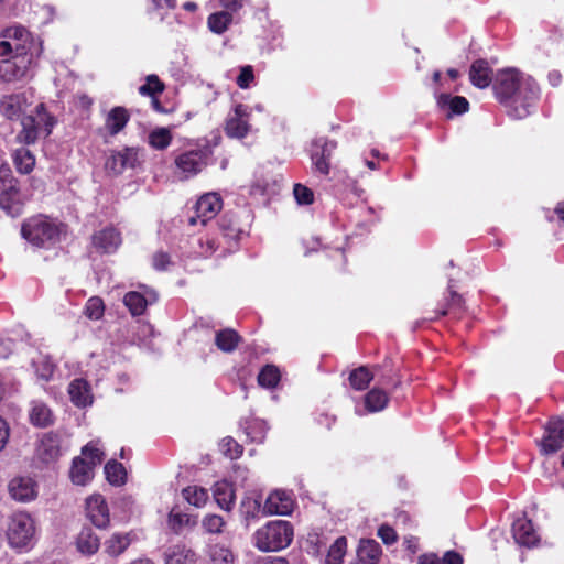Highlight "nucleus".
<instances>
[{
  "label": "nucleus",
  "mask_w": 564,
  "mask_h": 564,
  "mask_svg": "<svg viewBox=\"0 0 564 564\" xmlns=\"http://www.w3.org/2000/svg\"><path fill=\"white\" fill-rule=\"evenodd\" d=\"M346 547H347L346 538L345 536L338 538L329 547V551H328L329 561L334 564H338L343 560V557L346 553Z\"/></svg>",
  "instance_id": "obj_49"
},
{
  "label": "nucleus",
  "mask_w": 564,
  "mask_h": 564,
  "mask_svg": "<svg viewBox=\"0 0 564 564\" xmlns=\"http://www.w3.org/2000/svg\"><path fill=\"white\" fill-rule=\"evenodd\" d=\"M12 351L11 341L0 340V358H7Z\"/></svg>",
  "instance_id": "obj_64"
},
{
  "label": "nucleus",
  "mask_w": 564,
  "mask_h": 564,
  "mask_svg": "<svg viewBox=\"0 0 564 564\" xmlns=\"http://www.w3.org/2000/svg\"><path fill=\"white\" fill-rule=\"evenodd\" d=\"M30 421L33 425L45 427L53 423V413L50 408L41 401H33L30 409Z\"/></svg>",
  "instance_id": "obj_32"
},
{
  "label": "nucleus",
  "mask_w": 564,
  "mask_h": 564,
  "mask_svg": "<svg viewBox=\"0 0 564 564\" xmlns=\"http://www.w3.org/2000/svg\"><path fill=\"white\" fill-rule=\"evenodd\" d=\"M378 536L388 545L393 544L397 541V533L394 529L387 524H382L378 529Z\"/></svg>",
  "instance_id": "obj_54"
},
{
  "label": "nucleus",
  "mask_w": 564,
  "mask_h": 564,
  "mask_svg": "<svg viewBox=\"0 0 564 564\" xmlns=\"http://www.w3.org/2000/svg\"><path fill=\"white\" fill-rule=\"evenodd\" d=\"M9 437V427L3 419L0 417V451L7 444Z\"/></svg>",
  "instance_id": "obj_60"
},
{
  "label": "nucleus",
  "mask_w": 564,
  "mask_h": 564,
  "mask_svg": "<svg viewBox=\"0 0 564 564\" xmlns=\"http://www.w3.org/2000/svg\"><path fill=\"white\" fill-rule=\"evenodd\" d=\"M13 162L17 170L23 174L30 173L35 165V159L33 154L25 148L15 150L13 154Z\"/></svg>",
  "instance_id": "obj_38"
},
{
  "label": "nucleus",
  "mask_w": 564,
  "mask_h": 564,
  "mask_svg": "<svg viewBox=\"0 0 564 564\" xmlns=\"http://www.w3.org/2000/svg\"><path fill=\"white\" fill-rule=\"evenodd\" d=\"M86 512L91 523L99 528L105 529L109 524V509L106 500L100 495H94L86 500Z\"/></svg>",
  "instance_id": "obj_17"
},
{
  "label": "nucleus",
  "mask_w": 564,
  "mask_h": 564,
  "mask_svg": "<svg viewBox=\"0 0 564 564\" xmlns=\"http://www.w3.org/2000/svg\"><path fill=\"white\" fill-rule=\"evenodd\" d=\"M522 85V90L501 102L508 116L513 119H523L529 116L539 98L536 83H523Z\"/></svg>",
  "instance_id": "obj_5"
},
{
  "label": "nucleus",
  "mask_w": 564,
  "mask_h": 564,
  "mask_svg": "<svg viewBox=\"0 0 564 564\" xmlns=\"http://www.w3.org/2000/svg\"><path fill=\"white\" fill-rule=\"evenodd\" d=\"M172 141V133L167 128H156L149 134V144L156 150L166 149Z\"/></svg>",
  "instance_id": "obj_43"
},
{
  "label": "nucleus",
  "mask_w": 564,
  "mask_h": 564,
  "mask_svg": "<svg viewBox=\"0 0 564 564\" xmlns=\"http://www.w3.org/2000/svg\"><path fill=\"white\" fill-rule=\"evenodd\" d=\"M21 232L32 245L47 247L59 240L62 226L45 216H36L23 224Z\"/></svg>",
  "instance_id": "obj_3"
},
{
  "label": "nucleus",
  "mask_w": 564,
  "mask_h": 564,
  "mask_svg": "<svg viewBox=\"0 0 564 564\" xmlns=\"http://www.w3.org/2000/svg\"><path fill=\"white\" fill-rule=\"evenodd\" d=\"M175 165L184 177H191L199 173L206 165V156L202 151L193 150L176 156Z\"/></svg>",
  "instance_id": "obj_16"
},
{
  "label": "nucleus",
  "mask_w": 564,
  "mask_h": 564,
  "mask_svg": "<svg viewBox=\"0 0 564 564\" xmlns=\"http://www.w3.org/2000/svg\"><path fill=\"white\" fill-rule=\"evenodd\" d=\"M388 400V395L383 390L373 388L366 394L365 405L369 412H378L386 408Z\"/></svg>",
  "instance_id": "obj_37"
},
{
  "label": "nucleus",
  "mask_w": 564,
  "mask_h": 564,
  "mask_svg": "<svg viewBox=\"0 0 564 564\" xmlns=\"http://www.w3.org/2000/svg\"><path fill=\"white\" fill-rule=\"evenodd\" d=\"M253 80V70L251 66H243L240 69V74L237 77V85L240 88H248L250 83Z\"/></svg>",
  "instance_id": "obj_55"
},
{
  "label": "nucleus",
  "mask_w": 564,
  "mask_h": 564,
  "mask_svg": "<svg viewBox=\"0 0 564 564\" xmlns=\"http://www.w3.org/2000/svg\"><path fill=\"white\" fill-rule=\"evenodd\" d=\"M120 245L121 236L112 227H107L93 236V246L105 253L115 252Z\"/></svg>",
  "instance_id": "obj_20"
},
{
  "label": "nucleus",
  "mask_w": 564,
  "mask_h": 564,
  "mask_svg": "<svg viewBox=\"0 0 564 564\" xmlns=\"http://www.w3.org/2000/svg\"><path fill=\"white\" fill-rule=\"evenodd\" d=\"M133 539L132 532H116L105 541V552L109 556L117 557L129 547Z\"/></svg>",
  "instance_id": "obj_24"
},
{
  "label": "nucleus",
  "mask_w": 564,
  "mask_h": 564,
  "mask_svg": "<svg viewBox=\"0 0 564 564\" xmlns=\"http://www.w3.org/2000/svg\"><path fill=\"white\" fill-rule=\"evenodd\" d=\"M523 83H535V80L513 68L498 72L494 80L496 98L500 104L503 102L517 91L522 90Z\"/></svg>",
  "instance_id": "obj_6"
},
{
  "label": "nucleus",
  "mask_w": 564,
  "mask_h": 564,
  "mask_svg": "<svg viewBox=\"0 0 564 564\" xmlns=\"http://www.w3.org/2000/svg\"><path fill=\"white\" fill-rule=\"evenodd\" d=\"M239 340L240 336L234 329L227 328L216 334L215 344L221 351L231 352Z\"/></svg>",
  "instance_id": "obj_34"
},
{
  "label": "nucleus",
  "mask_w": 564,
  "mask_h": 564,
  "mask_svg": "<svg viewBox=\"0 0 564 564\" xmlns=\"http://www.w3.org/2000/svg\"><path fill=\"white\" fill-rule=\"evenodd\" d=\"M189 518L187 514L184 513H170L169 522L173 530H178L184 524L188 523Z\"/></svg>",
  "instance_id": "obj_57"
},
{
  "label": "nucleus",
  "mask_w": 564,
  "mask_h": 564,
  "mask_svg": "<svg viewBox=\"0 0 564 564\" xmlns=\"http://www.w3.org/2000/svg\"><path fill=\"white\" fill-rule=\"evenodd\" d=\"M84 457H76L70 468V479L75 485L85 486L93 478V469L101 463L104 453L98 443H89L83 449Z\"/></svg>",
  "instance_id": "obj_4"
},
{
  "label": "nucleus",
  "mask_w": 564,
  "mask_h": 564,
  "mask_svg": "<svg viewBox=\"0 0 564 564\" xmlns=\"http://www.w3.org/2000/svg\"><path fill=\"white\" fill-rule=\"evenodd\" d=\"M437 105L442 109H448L451 115H462L468 111L469 102L465 97L451 96L449 94H442L437 98Z\"/></svg>",
  "instance_id": "obj_31"
},
{
  "label": "nucleus",
  "mask_w": 564,
  "mask_h": 564,
  "mask_svg": "<svg viewBox=\"0 0 564 564\" xmlns=\"http://www.w3.org/2000/svg\"><path fill=\"white\" fill-rule=\"evenodd\" d=\"M240 513L246 520L247 525L250 520H254L262 513L261 500L258 497L247 496L241 500Z\"/></svg>",
  "instance_id": "obj_35"
},
{
  "label": "nucleus",
  "mask_w": 564,
  "mask_h": 564,
  "mask_svg": "<svg viewBox=\"0 0 564 564\" xmlns=\"http://www.w3.org/2000/svg\"><path fill=\"white\" fill-rule=\"evenodd\" d=\"M34 521L24 512L14 513L9 522L7 536L12 547H26L34 536Z\"/></svg>",
  "instance_id": "obj_7"
},
{
  "label": "nucleus",
  "mask_w": 564,
  "mask_h": 564,
  "mask_svg": "<svg viewBox=\"0 0 564 564\" xmlns=\"http://www.w3.org/2000/svg\"><path fill=\"white\" fill-rule=\"evenodd\" d=\"M182 494L188 503L197 508L203 507L208 500V492L202 487L188 486L187 488L183 489Z\"/></svg>",
  "instance_id": "obj_42"
},
{
  "label": "nucleus",
  "mask_w": 564,
  "mask_h": 564,
  "mask_svg": "<svg viewBox=\"0 0 564 564\" xmlns=\"http://www.w3.org/2000/svg\"><path fill=\"white\" fill-rule=\"evenodd\" d=\"M564 446V420L556 419L549 422L545 435L540 441L543 454H553Z\"/></svg>",
  "instance_id": "obj_12"
},
{
  "label": "nucleus",
  "mask_w": 564,
  "mask_h": 564,
  "mask_svg": "<svg viewBox=\"0 0 564 564\" xmlns=\"http://www.w3.org/2000/svg\"><path fill=\"white\" fill-rule=\"evenodd\" d=\"M170 263V256L165 252H156L153 256V265L158 270H165Z\"/></svg>",
  "instance_id": "obj_58"
},
{
  "label": "nucleus",
  "mask_w": 564,
  "mask_h": 564,
  "mask_svg": "<svg viewBox=\"0 0 564 564\" xmlns=\"http://www.w3.org/2000/svg\"><path fill=\"white\" fill-rule=\"evenodd\" d=\"M293 535L289 521L274 520L259 528L252 535V542L261 552H278L291 544Z\"/></svg>",
  "instance_id": "obj_1"
},
{
  "label": "nucleus",
  "mask_w": 564,
  "mask_h": 564,
  "mask_svg": "<svg viewBox=\"0 0 564 564\" xmlns=\"http://www.w3.org/2000/svg\"><path fill=\"white\" fill-rule=\"evenodd\" d=\"M360 561L368 564H376L381 556V547L375 540H361L358 547Z\"/></svg>",
  "instance_id": "obj_33"
},
{
  "label": "nucleus",
  "mask_w": 564,
  "mask_h": 564,
  "mask_svg": "<svg viewBox=\"0 0 564 564\" xmlns=\"http://www.w3.org/2000/svg\"><path fill=\"white\" fill-rule=\"evenodd\" d=\"M107 480L111 485L120 486L126 481V470L122 464L117 460H109L105 466Z\"/></svg>",
  "instance_id": "obj_41"
},
{
  "label": "nucleus",
  "mask_w": 564,
  "mask_h": 564,
  "mask_svg": "<svg viewBox=\"0 0 564 564\" xmlns=\"http://www.w3.org/2000/svg\"><path fill=\"white\" fill-rule=\"evenodd\" d=\"M280 380V371L275 366H265L258 376V382L264 388H274Z\"/></svg>",
  "instance_id": "obj_46"
},
{
  "label": "nucleus",
  "mask_w": 564,
  "mask_h": 564,
  "mask_svg": "<svg viewBox=\"0 0 564 564\" xmlns=\"http://www.w3.org/2000/svg\"><path fill=\"white\" fill-rule=\"evenodd\" d=\"M232 22V15L228 11H219L208 17V28L216 34H223Z\"/></svg>",
  "instance_id": "obj_39"
},
{
  "label": "nucleus",
  "mask_w": 564,
  "mask_h": 564,
  "mask_svg": "<svg viewBox=\"0 0 564 564\" xmlns=\"http://www.w3.org/2000/svg\"><path fill=\"white\" fill-rule=\"evenodd\" d=\"M443 564H463V557L454 551H447L442 560Z\"/></svg>",
  "instance_id": "obj_59"
},
{
  "label": "nucleus",
  "mask_w": 564,
  "mask_h": 564,
  "mask_svg": "<svg viewBox=\"0 0 564 564\" xmlns=\"http://www.w3.org/2000/svg\"><path fill=\"white\" fill-rule=\"evenodd\" d=\"M68 393L72 402L77 406H86L91 403L88 383L83 379L73 380L68 387Z\"/></svg>",
  "instance_id": "obj_29"
},
{
  "label": "nucleus",
  "mask_w": 564,
  "mask_h": 564,
  "mask_svg": "<svg viewBox=\"0 0 564 564\" xmlns=\"http://www.w3.org/2000/svg\"><path fill=\"white\" fill-rule=\"evenodd\" d=\"M469 78L473 85L478 88L482 89L488 87L492 82L491 69L488 62L485 59L475 61L470 66Z\"/></svg>",
  "instance_id": "obj_23"
},
{
  "label": "nucleus",
  "mask_w": 564,
  "mask_h": 564,
  "mask_svg": "<svg viewBox=\"0 0 564 564\" xmlns=\"http://www.w3.org/2000/svg\"><path fill=\"white\" fill-rule=\"evenodd\" d=\"M34 121L39 127L40 133L44 135H48L52 132V129L56 122L55 118L46 112L43 104L36 106Z\"/></svg>",
  "instance_id": "obj_40"
},
{
  "label": "nucleus",
  "mask_w": 564,
  "mask_h": 564,
  "mask_svg": "<svg viewBox=\"0 0 564 564\" xmlns=\"http://www.w3.org/2000/svg\"><path fill=\"white\" fill-rule=\"evenodd\" d=\"M512 533L516 542L521 546L532 547L540 541L532 521L525 517L519 518L513 522Z\"/></svg>",
  "instance_id": "obj_19"
},
{
  "label": "nucleus",
  "mask_w": 564,
  "mask_h": 564,
  "mask_svg": "<svg viewBox=\"0 0 564 564\" xmlns=\"http://www.w3.org/2000/svg\"><path fill=\"white\" fill-rule=\"evenodd\" d=\"M85 315L93 321H98L104 316L105 303L99 296H91L85 305Z\"/></svg>",
  "instance_id": "obj_47"
},
{
  "label": "nucleus",
  "mask_w": 564,
  "mask_h": 564,
  "mask_svg": "<svg viewBox=\"0 0 564 564\" xmlns=\"http://www.w3.org/2000/svg\"><path fill=\"white\" fill-rule=\"evenodd\" d=\"M212 564H234L235 556L232 552L224 545H213L209 550Z\"/></svg>",
  "instance_id": "obj_45"
},
{
  "label": "nucleus",
  "mask_w": 564,
  "mask_h": 564,
  "mask_svg": "<svg viewBox=\"0 0 564 564\" xmlns=\"http://www.w3.org/2000/svg\"><path fill=\"white\" fill-rule=\"evenodd\" d=\"M61 437L57 433L48 432L43 434L36 445L35 456L44 464H51L61 456Z\"/></svg>",
  "instance_id": "obj_11"
},
{
  "label": "nucleus",
  "mask_w": 564,
  "mask_h": 564,
  "mask_svg": "<svg viewBox=\"0 0 564 564\" xmlns=\"http://www.w3.org/2000/svg\"><path fill=\"white\" fill-rule=\"evenodd\" d=\"M214 498L221 509L230 511L236 498L232 485L225 480L216 482L214 486Z\"/></svg>",
  "instance_id": "obj_27"
},
{
  "label": "nucleus",
  "mask_w": 564,
  "mask_h": 564,
  "mask_svg": "<svg viewBox=\"0 0 564 564\" xmlns=\"http://www.w3.org/2000/svg\"><path fill=\"white\" fill-rule=\"evenodd\" d=\"M22 130L18 134L21 142L26 144L34 143L41 135L39 127L34 121V116H26L21 119Z\"/></svg>",
  "instance_id": "obj_36"
},
{
  "label": "nucleus",
  "mask_w": 564,
  "mask_h": 564,
  "mask_svg": "<svg viewBox=\"0 0 564 564\" xmlns=\"http://www.w3.org/2000/svg\"><path fill=\"white\" fill-rule=\"evenodd\" d=\"M28 107L25 93L8 95L0 100V113L10 120L20 119Z\"/></svg>",
  "instance_id": "obj_18"
},
{
  "label": "nucleus",
  "mask_w": 564,
  "mask_h": 564,
  "mask_svg": "<svg viewBox=\"0 0 564 564\" xmlns=\"http://www.w3.org/2000/svg\"><path fill=\"white\" fill-rule=\"evenodd\" d=\"M10 496L18 501L26 502L35 498V484L29 477H15L9 482Z\"/></svg>",
  "instance_id": "obj_21"
},
{
  "label": "nucleus",
  "mask_w": 564,
  "mask_h": 564,
  "mask_svg": "<svg viewBox=\"0 0 564 564\" xmlns=\"http://www.w3.org/2000/svg\"><path fill=\"white\" fill-rule=\"evenodd\" d=\"M39 378L42 380H50L54 372V364L47 357H41L37 361L33 362Z\"/></svg>",
  "instance_id": "obj_50"
},
{
  "label": "nucleus",
  "mask_w": 564,
  "mask_h": 564,
  "mask_svg": "<svg viewBox=\"0 0 564 564\" xmlns=\"http://www.w3.org/2000/svg\"><path fill=\"white\" fill-rule=\"evenodd\" d=\"M12 185V187H15L17 181L12 176V171L7 164L0 165V188L1 187H8V185Z\"/></svg>",
  "instance_id": "obj_56"
},
{
  "label": "nucleus",
  "mask_w": 564,
  "mask_h": 564,
  "mask_svg": "<svg viewBox=\"0 0 564 564\" xmlns=\"http://www.w3.org/2000/svg\"><path fill=\"white\" fill-rule=\"evenodd\" d=\"M335 149L336 142L334 141H329L325 138H317L314 140L312 160L316 171L324 175L329 173V160Z\"/></svg>",
  "instance_id": "obj_15"
},
{
  "label": "nucleus",
  "mask_w": 564,
  "mask_h": 564,
  "mask_svg": "<svg viewBox=\"0 0 564 564\" xmlns=\"http://www.w3.org/2000/svg\"><path fill=\"white\" fill-rule=\"evenodd\" d=\"M248 108L245 105H237L234 112L230 113L226 121L225 131L229 138L242 139L250 129L248 123Z\"/></svg>",
  "instance_id": "obj_14"
},
{
  "label": "nucleus",
  "mask_w": 564,
  "mask_h": 564,
  "mask_svg": "<svg viewBox=\"0 0 564 564\" xmlns=\"http://www.w3.org/2000/svg\"><path fill=\"white\" fill-rule=\"evenodd\" d=\"M156 300V294L153 291H147L142 294L137 291L128 292L123 297V303L133 316L142 315L147 305Z\"/></svg>",
  "instance_id": "obj_22"
},
{
  "label": "nucleus",
  "mask_w": 564,
  "mask_h": 564,
  "mask_svg": "<svg viewBox=\"0 0 564 564\" xmlns=\"http://www.w3.org/2000/svg\"><path fill=\"white\" fill-rule=\"evenodd\" d=\"M77 550L82 554L93 555L100 546V540L90 528H84L77 536Z\"/></svg>",
  "instance_id": "obj_30"
},
{
  "label": "nucleus",
  "mask_w": 564,
  "mask_h": 564,
  "mask_svg": "<svg viewBox=\"0 0 564 564\" xmlns=\"http://www.w3.org/2000/svg\"><path fill=\"white\" fill-rule=\"evenodd\" d=\"M151 3L153 6L154 10H159V9L163 8V3L169 9H174L176 7V0H151Z\"/></svg>",
  "instance_id": "obj_62"
},
{
  "label": "nucleus",
  "mask_w": 564,
  "mask_h": 564,
  "mask_svg": "<svg viewBox=\"0 0 564 564\" xmlns=\"http://www.w3.org/2000/svg\"><path fill=\"white\" fill-rule=\"evenodd\" d=\"M129 118L126 108L115 107L108 112L105 126L111 135H116L126 127Z\"/></svg>",
  "instance_id": "obj_28"
},
{
  "label": "nucleus",
  "mask_w": 564,
  "mask_h": 564,
  "mask_svg": "<svg viewBox=\"0 0 564 564\" xmlns=\"http://www.w3.org/2000/svg\"><path fill=\"white\" fill-rule=\"evenodd\" d=\"M220 449L230 459L238 458L242 454V447L231 437H226L220 442Z\"/></svg>",
  "instance_id": "obj_51"
},
{
  "label": "nucleus",
  "mask_w": 564,
  "mask_h": 564,
  "mask_svg": "<svg viewBox=\"0 0 564 564\" xmlns=\"http://www.w3.org/2000/svg\"><path fill=\"white\" fill-rule=\"evenodd\" d=\"M293 193L299 204L308 205L313 203L314 194L308 187L302 184H296L294 185Z\"/></svg>",
  "instance_id": "obj_53"
},
{
  "label": "nucleus",
  "mask_w": 564,
  "mask_h": 564,
  "mask_svg": "<svg viewBox=\"0 0 564 564\" xmlns=\"http://www.w3.org/2000/svg\"><path fill=\"white\" fill-rule=\"evenodd\" d=\"M372 379L373 375L367 367H359L349 376L350 384L356 390H365Z\"/></svg>",
  "instance_id": "obj_44"
},
{
  "label": "nucleus",
  "mask_w": 564,
  "mask_h": 564,
  "mask_svg": "<svg viewBox=\"0 0 564 564\" xmlns=\"http://www.w3.org/2000/svg\"><path fill=\"white\" fill-rule=\"evenodd\" d=\"M140 162V153L137 148H124L110 153L105 162V169L108 173L119 175L127 169H135Z\"/></svg>",
  "instance_id": "obj_9"
},
{
  "label": "nucleus",
  "mask_w": 564,
  "mask_h": 564,
  "mask_svg": "<svg viewBox=\"0 0 564 564\" xmlns=\"http://www.w3.org/2000/svg\"><path fill=\"white\" fill-rule=\"evenodd\" d=\"M8 187L0 188V208L8 215L15 216L20 213L19 189L7 184Z\"/></svg>",
  "instance_id": "obj_26"
},
{
  "label": "nucleus",
  "mask_w": 564,
  "mask_h": 564,
  "mask_svg": "<svg viewBox=\"0 0 564 564\" xmlns=\"http://www.w3.org/2000/svg\"><path fill=\"white\" fill-rule=\"evenodd\" d=\"M0 61V80L14 83L26 77L35 59L30 56H15Z\"/></svg>",
  "instance_id": "obj_8"
},
{
  "label": "nucleus",
  "mask_w": 564,
  "mask_h": 564,
  "mask_svg": "<svg viewBox=\"0 0 564 564\" xmlns=\"http://www.w3.org/2000/svg\"><path fill=\"white\" fill-rule=\"evenodd\" d=\"M294 501L292 496L284 490L272 491L264 501L262 507L263 516H288L292 512Z\"/></svg>",
  "instance_id": "obj_13"
},
{
  "label": "nucleus",
  "mask_w": 564,
  "mask_h": 564,
  "mask_svg": "<svg viewBox=\"0 0 564 564\" xmlns=\"http://www.w3.org/2000/svg\"><path fill=\"white\" fill-rule=\"evenodd\" d=\"M0 42V56H30L36 59L42 53L41 42H36L31 33L21 25L7 28Z\"/></svg>",
  "instance_id": "obj_2"
},
{
  "label": "nucleus",
  "mask_w": 564,
  "mask_h": 564,
  "mask_svg": "<svg viewBox=\"0 0 564 564\" xmlns=\"http://www.w3.org/2000/svg\"><path fill=\"white\" fill-rule=\"evenodd\" d=\"M165 564H194L195 553L185 545L177 544L169 547L164 553Z\"/></svg>",
  "instance_id": "obj_25"
},
{
  "label": "nucleus",
  "mask_w": 564,
  "mask_h": 564,
  "mask_svg": "<svg viewBox=\"0 0 564 564\" xmlns=\"http://www.w3.org/2000/svg\"><path fill=\"white\" fill-rule=\"evenodd\" d=\"M221 206V198L217 193L203 195L195 204V216L188 218L189 225H196L198 221L205 225L219 213Z\"/></svg>",
  "instance_id": "obj_10"
},
{
  "label": "nucleus",
  "mask_w": 564,
  "mask_h": 564,
  "mask_svg": "<svg viewBox=\"0 0 564 564\" xmlns=\"http://www.w3.org/2000/svg\"><path fill=\"white\" fill-rule=\"evenodd\" d=\"M164 90V84L156 75L147 76V83L139 87V93L143 96H155Z\"/></svg>",
  "instance_id": "obj_48"
},
{
  "label": "nucleus",
  "mask_w": 564,
  "mask_h": 564,
  "mask_svg": "<svg viewBox=\"0 0 564 564\" xmlns=\"http://www.w3.org/2000/svg\"><path fill=\"white\" fill-rule=\"evenodd\" d=\"M417 564H441V563L436 555L426 554V555L420 556Z\"/></svg>",
  "instance_id": "obj_63"
},
{
  "label": "nucleus",
  "mask_w": 564,
  "mask_h": 564,
  "mask_svg": "<svg viewBox=\"0 0 564 564\" xmlns=\"http://www.w3.org/2000/svg\"><path fill=\"white\" fill-rule=\"evenodd\" d=\"M202 524L208 533H220L225 525V521L223 517L218 514H207L203 519Z\"/></svg>",
  "instance_id": "obj_52"
},
{
  "label": "nucleus",
  "mask_w": 564,
  "mask_h": 564,
  "mask_svg": "<svg viewBox=\"0 0 564 564\" xmlns=\"http://www.w3.org/2000/svg\"><path fill=\"white\" fill-rule=\"evenodd\" d=\"M256 564H289L286 558L280 556H265L259 558Z\"/></svg>",
  "instance_id": "obj_61"
}]
</instances>
